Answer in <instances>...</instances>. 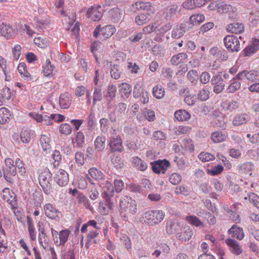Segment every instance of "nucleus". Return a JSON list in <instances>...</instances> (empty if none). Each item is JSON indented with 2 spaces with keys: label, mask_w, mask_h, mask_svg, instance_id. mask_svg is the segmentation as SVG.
Instances as JSON below:
<instances>
[{
  "label": "nucleus",
  "mask_w": 259,
  "mask_h": 259,
  "mask_svg": "<svg viewBox=\"0 0 259 259\" xmlns=\"http://www.w3.org/2000/svg\"><path fill=\"white\" fill-rule=\"evenodd\" d=\"M120 214L123 218L137 212V206L135 200L128 196H122L119 200Z\"/></svg>",
  "instance_id": "1"
},
{
  "label": "nucleus",
  "mask_w": 259,
  "mask_h": 259,
  "mask_svg": "<svg viewBox=\"0 0 259 259\" xmlns=\"http://www.w3.org/2000/svg\"><path fill=\"white\" fill-rule=\"evenodd\" d=\"M101 187H102L103 192L102 194V197L106 200L107 206L110 209H112L114 207V203L112 201V198L113 197L114 190L113 187L111 183L107 181L103 180L102 182L99 184Z\"/></svg>",
  "instance_id": "2"
},
{
  "label": "nucleus",
  "mask_w": 259,
  "mask_h": 259,
  "mask_svg": "<svg viewBox=\"0 0 259 259\" xmlns=\"http://www.w3.org/2000/svg\"><path fill=\"white\" fill-rule=\"evenodd\" d=\"M52 174L48 168H46L39 175L38 180L43 191L46 195L50 193L51 182L52 180Z\"/></svg>",
  "instance_id": "3"
},
{
  "label": "nucleus",
  "mask_w": 259,
  "mask_h": 259,
  "mask_svg": "<svg viewBox=\"0 0 259 259\" xmlns=\"http://www.w3.org/2000/svg\"><path fill=\"white\" fill-rule=\"evenodd\" d=\"M144 218L148 224L153 225L163 220L164 214L161 210H149L145 213Z\"/></svg>",
  "instance_id": "4"
},
{
  "label": "nucleus",
  "mask_w": 259,
  "mask_h": 259,
  "mask_svg": "<svg viewBox=\"0 0 259 259\" xmlns=\"http://www.w3.org/2000/svg\"><path fill=\"white\" fill-rule=\"evenodd\" d=\"M5 163L6 167L3 170L4 177L7 182L13 183V180L10 176H16L17 174L16 166L14 164L13 160L11 158L6 159Z\"/></svg>",
  "instance_id": "5"
},
{
  "label": "nucleus",
  "mask_w": 259,
  "mask_h": 259,
  "mask_svg": "<svg viewBox=\"0 0 259 259\" xmlns=\"http://www.w3.org/2000/svg\"><path fill=\"white\" fill-rule=\"evenodd\" d=\"M224 42L228 51L238 52L240 50V42L236 36H226L224 38Z\"/></svg>",
  "instance_id": "6"
},
{
  "label": "nucleus",
  "mask_w": 259,
  "mask_h": 259,
  "mask_svg": "<svg viewBox=\"0 0 259 259\" xmlns=\"http://www.w3.org/2000/svg\"><path fill=\"white\" fill-rule=\"evenodd\" d=\"M244 78L251 82L257 81L259 80V73L254 70H243L237 73L234 77V79L239 80H242Z\"/></svg>",
  "instance_id": "7"
},
{
  "label": "nucleus",
  "mask_w": 259,
  "mask_h": 259,
  "mask_svg": "<svg viewBox=\"0 0 259 259\" xmlns=\"http://www.w3.org/2000/svg\"><path fill=\"white\" fill-rule=\"evenodd\" d=\"M236 169L242 177L250 176L254 169V165L251 162H245L238 164Z\"/></svg>",
  "instance_id": "8"
},
{
  "label": "nucleus",
  "mask_w": 259,
  "mask_h": 259,
  "mask_svg": "<svg viewBox=\"0 0 259 259\" xmlns=\"http://www.w3.org/2000/svg\"><path fill=\"white\" fill-rule=\"evenodd\" d=\"M193 234V230L186 226L182 228L180 232H177L176 237L179 240L186 242L191 239Z\"/></svg>",
  "instance_id": "9"
},
{
  "label": "nucleus",
  "mask_w": 259,
  "mask_h": 259,
  "mask_svg": "<svg viewBox=\"0 0 259 259\" xmlns=\"http://www.w3.org/2000/svg\"><path fill=\"white\" fill-rule=\"evenodd\" d=\"M109 145L111 152L118 151L121 152L123 150L122 141L120 137H111Z\"/></svg>",
  "instance_id": "10"
},
{
  "label": "nucleus",
  "mask_w": 259,
  "mask_h": 259,
  "mask_svg": "<svg viewBox=\"0 0 259 259\" xmlns=\"http://www.w3.org/2000/svg\"><path fill=\"white\" fill-rule=\"evenodd\" d=\"M55 179L57 184L61 187L66 186L69 182L68 174L63 169L59 170L56 175Z\"/></svg>",
  "instance_id": "11"
},
{
  "label": "nucleus",
  "mask_w": 259,
  "mask_h": 259,
  "mask_svg": "<svg viewBox=\"0 0 259 259\" xmlns=\"http://www.w3.org/2000/svg\"><path fill=\"white\" fill-rule=\"evenodd\" d=\"M1 35L7 39L13 38L15 35V32L13 27L9 24L3 23L0 27Z\"/></svg>",
  "instance_id": "12"
},
{
  "label": "nucleus",
  "mask_w": 259,
  "mask_h": 259,
  "mask_svg": "<svg viewBox=\"0 0 259 259\" xmlns=\"http://www.w3.org/2000/svg\"><path fill=\"white\" fill-rule=\"evenodd\" d=\"M44 211L48 218L52 219H59V211L52 204H46L44 206Z\"/></svg>",
  "instance_id": "13"
},
{
  "label": "nucleus",
  "mask_w": 259,
  "mask_h": 259,
  "mask_svg": "<svg viewBox=\"0 0 259 259\" xmlns=\"http://www.w3.org/2000/svg\"><path fill=\"white\" fill-rule=\"evenodd\" d=\"M227 244L230 247L231 251L236 255L242 253V251L239 243L235 240L228 238L225 240Z\"/></svg>",
  "instance_id": "14"
},
{
  "label": "nucleus",
  "mask_w": 259,
  "mask_h": 259,
  "mask_svg": "<svg viewBox=\"0 0 259 259\" xmlns=\"http://www.w3.org/2000/svg\"><path fill=\"white\" fill-rule=\"evenodd\" d=\"M179 12V6L177 4L171 5L164 9L163 16L167 20H170Z\"/></svg>",
  "instance_id": "15"
},
{
  "label": "nucleus",
  "mask_w": 259,
  "mask_h": 259,
  "mask_svg": "<svg viewBox=\"0 0 259 259\" xmlns=\"http://www.w3.org/2000/svg\"><path fill=\"white\" fill-rule=\"evenodd\" d=\"M165 227L166 233L172 234L178 232L181 226L180 223L170 220L167 221Z\"/></svg>",
  "instance_id": "16"
},
{
  "label": "nucleus",
  "mask_w": 259,
  "mask_h": 259,
  "mask_svg": "<svg viewBox=\"0 0 259 259\" xmlns=\"http://www.w3.org/2000/svg\"><path fill=\"white\" fill-rule=\"evenodd\" d=\"M250 119L249 116L246 113L237 114L232 121V124L234 126H239L246 123Z\"/></svg>",
  "instance_id": "17"
},
{
  "label": "nucleus",
  "mask_w": 259,
  "mask_h": 259,
  "mask_svg": "<svg viewBox=\"0 0 259 259\" xmlns=\"http://www.w3.org/2000/svg\"><path fill=\"white\" fill-rule=\"evenodd\" d=\"M87 176L88 179L89 181H91V178L89 177V176H90L93 179L97 181H103L104 178V175L101 171L96 167H92L89 169L88 170V175Z\"/></svg>",
  "instance_id": "18"
},
{
  "label": "nucleus",
  "mask_w": 259,
  "mask_h": 259,
  "mask_svg": "<svg viewBox=\"0 0 259 259\" xmlns=\"http://www.w3.org/2000/svg\"><path fill=\"white\" fill-rule=\"evenodd\" d=\"M109 16L113 22L117 23L121 19L123 12L118 8H114L110 10Z\"/></svg>",
  "instance_id": "19"
},
{
  "label": "nucleus",
  "mask_w": 259,
  "mask_h": 259,
  "mask_svg": "<svg viewBox=\"0 0 259 259\" xmlns=\"http://www.w3.org/2000/svg\"><path fill=\"white\" fill-rule=\"evenodd\" d=\"M244 27L242 23L234 22L227 25V30L233 33H241L243 32Z\"/></svg>",
  "instance_id": "20"
},
{
  "label": "nucleus",
  "mask_w": 259,
  "mask_h": 259,
  "mask_svg": "<svg viewBox=\"0 0 259 259\" xmlns=\"http://www.w3.org/2000/svg\"><path fill=\"white\" fill-rule=\"evenodd\" d=\"M228 233L233 237H235L239 240L243 238L244 235L242 228L237 227L235 225H233L229 230Z\"/></svg>",
  "instance_id": "21"
},
{
  "label": "nucleus",
  "mask_w": 259,
  "mask_h": 259,
  "mask_svg": "<svg viewBox=\"0 0 259 259\" xmlns=\"http://www.w3.org/2000/svg\"><path fill=\"white\" fill-rule=\"evenodd\" d=\"M106 147V138L105 137L99 136H98L94 142L95 149L98 151L100 152L103 151Z\"/></svg>",
  "instance_id": "22"
},
{
  "label": "nucleus",
  "mask_w": 259,
  "mask_h": 259,
  "mask_svg": "<svg viewBox=\"0 0 259 259\" xmlns=\"http://www.w3.org/2000/svg\"><path fill=\"white\" fill-rule=\"evenodd\" d=\"M188 58V55L186 53H181L172 57L170 62L173 65H178L183 63Z\"/></svg>",
  "instance_id": "23"
},
{
  "label": "nucleus",
  "mask_w": 259,
  "mask_h": 259,
  "mask_svg": "<svg viewBox=\"0 0 259 259\" xmlns=\"http://www.w3.org/2000/svg\"><path fill=\"white\" fill-rule=\"evenodd\" d=\"M151 17L149 12L142 13L137 15L135 18V22L139 25H142L149 22Z\"/></svg>",
  "instance_id": "24"
},
{
  "label": "nucleus",
  "mask_w": 259,
  "mask_h": 259,
  "mask_svg": "<svg viewBox=\"0 0 259 259\" xmlns=\"http://www.w3.org/2000/svg\"><path fill=\"white\" fill-rule=\"evenodd\" d=\"M10 111L5 107L0 108V123L4 124L8 122L11 118Z\"/></svg>",
  "instance_id": "25"
},
{
  "label": "nucleus",
  "mask_w": 259,
  "mask_h": 259,
  "mask_svg": "<svg viewBox=\"0 0 259 259\" xmlns=\"http://www.w3.org/2000/svg\"><path fill=\"white\" fill-rule=\"evenodd\" d=\"M185 31V24H181L180 25H176L171 32V37L173 38H179L181 37L184 34Z\"/></svg>",
  "instance_id": "26"
},
{
  "label": "nucleus",
  "mask_w": 259,
  "mask_h": 259,
  "mask_svg": "<svg viewBox=\"0 0 259 259\" xmlns=\"http://www.w3.org/2000/svg\"><path fill=\"white\" fill-rule=\"evenodd\" d=\"M116 31L115 28L111 25H108L103 27L101 29V33L105 38L111 37Z\"/></svg>",
  "instance_id": "27"
},
{
  "label": "nucleus",
  "mask_w": 259,
  "mask_h": 259,
  "mask_svg": "<svg viewBox=\"0 0 259 259\" xmlns=\"http://www.w3.org/2000/svg\"><path fill=\"white\" fill-rule=\"evenodd\" d=\"M39 141L43 151L46 153H49L51 150V146L48 137L46 135H41Z\"/></svg>",
  "instance_id": "28"
},
{
  "label": "nucleus",
  "mask_w": 259,
  "mask_h": 259,
  "mask_svg": "<svg viewBox=\"0 0 259 259\" xmlns=\"http://www.w3.org/2000/svg\"><path fill=\"white\" fill-rule=\"evenodd\" d=\"M116 93V87L115 85L111 84L108 87L107 93L106 95V98L108 104L111 103L113 99L115 97Z\"/></svg>",
  "instance_id": "29"
},
{
  "label": "nucleus",
  "mask_w": 259,
  "mask_h": 259,
  "mask_svg": "<svg viewBox=\"0 0 259 259\" xmlns=\"http://www.w3.org/2000/svg\"><path fill=\"white\" fill-rule=\"evenodd\" d=\"M175 118L179 121H186L190 118V113L185 110H180L175 113Z\"/></svg>",
  "instance_id": "30"
},
{
  "label": "nucleus",
  "mask_w": 259,
  "mask_h": 259,
  "mask_svg": "<svg viewBox=\"0 0 259 259\" xmlns=\"http://www.w3.org/2000/svg\"><path fill=\"white\" fill-rule=\"evenodd\" d=\"M226 134L221 132H215L211 134V139L214 143H221L226 140Z\"/></svg>",
  "instance_id": "31"
},
{
  "label": "nucleus",
  "mask_w": 259,
  "mask_h": 259,
  "mask_svg": "<svg viewBox=\"0 0 259 259\" xmlns=\"http://www.w3.org/2000/svg\"><path fill=\"white\" fill-rule=\"evenodd\" d=\"M133 7L138 10L150 11L151 4L149 2H138L133 5Z\"/></svg>",
  "instance_id": "32"
},
{
  "label": "nucleus",
  "mask_w": 259,
  "mask_h": 259,
  "mask_svg": "<svg viewBox=\"0 0 259 259\" xmlns=\"http://www.w3.org/2000/svg\"><path fill=\"white\" fill-rule=\"evenodd\" d=\"M69 234L70 231L67 230H63L60 231L58 238L59 243L56 244L57 245H60L61 244L64 245L68 240Z\"/></svg>",
  "instance_id": "33"
},
{
  "label": "nucleus",
  "mask_w": 259,
  "mask_h": 259,
  "mask_svg": "<svg viewBox=\"0 0 259 259\" xmlns=\"http://www.w3.org/2000/svg\"><path fill=\"white\" fill-rule=\"evenodd\" d=\"M27 223L28 225V231L30 238L31 240L34 241L36 239V232L34 227L32 224V220L29 217H27Z\"/></svg>",
  "instance_id": "34"
},
{
  "label": "nucleus",
  "mask_w": 259,
  "mask_h": 259,
  "mask_svg": "<svg viewBox=\"0 0 259 259\" xmlns=\"http://www.w3.org/2000/svg\"><path fill=\"white\" fill-rule=\"evenodd\" d=\"M85 137L82 132H77L75 134V142L76 145L75 146L78 148H82L84 143Z\"/></svg>",
  "instance_id": "35"
},
{
  "label": "nucleus",
  "mask_w": 259,
  "mask_h": 259,
  "mask_svg": "<svg viewBox=\"0 0 259 259\" xmlns=\"http://www.w3.org/2000/svg\"><path fill=\"white\" fill-rule=\"evenodd\" d=\"M205 19L204 16L201 14L192 15L189 18L190 24L194 25L199 24Z\"/></svg>",
  "instance_id": "36"
},
{
  "label": "nucleus",
  "mask_w": 259,
  "mask_h": 259,
  "mask_svg": "<svg viewBox=\"0 0 259 259\" xmlns=\"http://www.w3.org/2000/svg\"><path fill=\"white\" fill-rule=\"evenodd\" d=\"M186 220L191 225L195 227H204V224L196 216L191 215L186 217Z\"/></svg>",
  "instance_id": "37"
},
{
  "label": "nucleus",
  "mask_w": 259,
  "mask_h": 259,
  "mask_svg": "<svg viewBox=\"0 0 259 259\" xmlns=\"http://www.w3.org/2000/svg\"><path fill=\"white\" fill-rule=\"evenodd\" d=\"M59 104L62 108L67 109L70 105L71 100L68 96L61 95L60 96Z\"/></svg>",
  "instance_id": "38"
},
{
  "label": "nucleus",
  "mask_w": 259,
  "mask_h": 259,
  "mask_svg": "<svg viewBox=\"0 0 259 259\" xmlns=\"http://www.w3.org/2000/svg\"><path fill=\"white\" fill-rule=\"evenodd\" d=\"M153 95L157 99H162L165 94L164 89L161 86H155L153 88Z\"/></svg>",
  "instance_id": "39"
},
{
  "label": "nucleus",
  "mask_w": 259,
  "mask_h": 259,
  "mask_svg": "<svg viewBox=\"0 0 259 259\" xmlns=\"http://www.w3.org/2000/svg\"><path fill=\"white\" fill-rule=\"evenodd\" d=\"M133 161L135 166L137 167L140 170L144 171L147 169V164L139 157H136L133 158Z\"/></svg>",
  "instance_id": "40"
},
{
  "label": "nucleus",
  "mask_w": 259,
  "mask_h": 259,
  "mask_svg": "<svg viewBox=\"0 0 259 259\" xmlns=\"http://www.w3.org/2000/svg\"><path fill=\"white\" fill-rule=\"evenodd\" d=\"M236 80L237 79H234V78L232 79V80L233 81V82H232L227 89V92L228 93H233L240 88L241 83Z\"/></svg>",
  "instance_id": "41"
},
{
  "label": "nucleus",
  "mask_w": 259,
  "mask_h": 259,
  "mask_svg": "<svg viewBox=\"0 0 259 259\" xmlns=\"http://www.w3.org/2000/svg\"><path fill=\"white\" fill-rule=\"evenodd\" d=\"M182 147L188 150L190 152L194 150V144L192 141L190 139H184L181 143Z\"/></svg>",
  "instance_id": "42"
},
{
  "label": "nucleus",
  "mask_w": 259,
  "mask_h": 259,
  "mask_svg": "<svg viewBox=\"0 0 259 259\" xmlns=\"http://www.w3.org/2000/svg\"><path fill=\"white\" fill-rule=\"evenodd\" d=\"M120 87L121 88V93L122 96L127 98L132 92L131 85L126 83H122Z\"/></svg>",
  "instance_id": "43"
},
{
  "label": "nucleus",
  "mask_w": 259,
  "mask_h": 259,
  "mask_svg": "<svg viewBox=\"0 0 259 259\" xmlns=\"http://www.w3.org/2000/svg\"><path fill=\"white\" fill-rule=\"evenodd\" d=\"M198 72L195 70H191L188 72L187 77L190 81L193 84H196L198 79Z\"/></svg>",
  "instance_id": "44"
},
{
  "label": "nucleus",
  "mask_w": 259,
  "mask_h": 259,
  "mask_svg": "<svg viewBox=\"0 0 259 259\" xmlns=\"http://www.w3.org/2000/svg\"><path fill=\"white\" fill-rule=\"evenodd\" d=\"M111 162L116 169H120L123 166V161L119 156H113L111 158Z\"/></svg>",
  "instance_id": "45"
},
{
  "label": "nucleus",
  "mask_w": 259,
  "mask_h": 259,
  "mask_svg": "<svg viewBox=\"0 0 259 259\" xmlns=\"http://www.w3.org/2000/svg\"><path fill=\"white\" fill-rule=\"evenodd\" d=\"M59 131L62 134L68 135L71 133L72 127L68 123H62L60 126Z\"/></svg>",
  "instance_id": "46"
},
{
  "label": "nucleus",
  "mask_w": 259,
  "mask_h": 259,
  "mask_svg": "<svg viewBox=\"0 0 259 259\" xmlns=\"http://www.w3.org/2000/svg\"><path fill=\"white\" fill-rule=\"evenodd\" d=\"M198 158L202 162H206L214 160L215 157L209 153L201 152L199 154Z\"/></svg>",
  "instance_id": "47"
},
{
  "label": "nucleus",
  "mask_w": 259,
  "mask_h": 259,
  "mask_svg": "<svg viewBox=\"0 0 259 259\" xmlns=\"http://www.w3.org/2000/svg\"><path fill=\"white\" fill-rule=\"evenodd\" d=\"M102 99V95L101 93V89L100 87H97L95 88L93 95V102L95 105L97 101H101Z\"/></svg>",
  "instance_id": "48"
},
{
  "label": "nucleus",
  "mask_w": 259,
  "mask_h": 259,
  "mask_svg": "<svg viewBox=\"0 0 259 259\" xmlns=\"http://www.w3.org/2000/svg\"><path fill=\"white\" fill-rule=\"evenodd\" d=\"M155 162L156 163L159 164L162 174H164L166 168L170 166V162L166 159L158 160Z\"/></svg>",
  "instance_id": "49"
},
{
  "label": "nucleus",
  "mask_w": 259,
  "mask_h": 259,
  "mask_svg": "<svg viewBox=\"0 0 259 259\" xmlns=\"http://www.w3.org/2000/svg\"><path fill=\"white\" fill-rule=\"evenodd\" d=\"M20 137L21 141L25 144L28 143L30 141V132L27 130L22 131L20 134Z\"/></svg>",
  "instance_id": "50"
},
{
  "label": "nucleus",
  "mask_w": 259,
  "mask_h": 259,
  "mask_svg": "<svg viewBox=\"0 0 259 259\" xmlns=\"http://www.w3.org/2000/svg\"><path fill=\"white\" fill-rule=\"evenodd\" d=\"M223 169V166L218 164L213 167L211 169H207V173L211 176H215L221 173Z\"/></svg>",
  "instance_id": "51"
},
{
  "label": "nucleus",
  "mask_w": 259,
  "mask_h": 259,
  "mask_svg": "<svg viewBox=\"0 0 259 259\" xmlns=\"http://www.w3.org/2000/svg\"><path fill=\"white\" fill-rule=\"evenodd\" d=\"M209 91L203 89L199 92L198 94V99H200L202 101H204L209 98Z\"/></svg>",
  "instance_id": "52"
},
{
  "label": "nucleus",
  "mask_w": 259,
  "mask_h": 259,
  "mask_svg": "<svg viewBox=\"0 0 259 259\" xmlns=\"http://www.w3.org/2000/svg\"><path fill=\"white\" fill-rule=\"evenodd\" d=\"M127 108V105L124 103H119L118 104L117 106L115 109H117V116H123L125 115V111Z\"/></svg>",
  "instance_id": "53"
},
{
  "label": "nucleus",
  "mask_w": 259,
  "mask_h": 259,
  "mask_svg": "<svg viewBox=\"0 0 259 259\" xmlns=\"http://www.w3.org/2000/svg\"><path fill=\"white\" fill-rule=\"evenodd\" d=\"M121 72L117 66L113 65L111 67L110 73L112 78L115 79L119 78Z\"/></svg>",
  "instance_id": "54"
},
{
  "label": "nucleus",
  "mask_w": 259,
  "mask_h": 259,
  "mask_svg": "<svg viewBox=\"0 0 259 259\" xmlns=\"http://www.w3.org/2000/svg\"><path fill=\"white\" fill-rule=\"evenodd\" d=\"M222 73L223 72H219L217 74L213 76L210 80L211 83L212 84H217L224 82Z\"/></svg>",
  "instance_id": "55"
},
{
  "label": "nucleus",
  "mask_w": 259,
  "mask_h": 259,
  "mask_svg": "<svg viewBox=\"0 0 259 259\" xmlns=\"http://www.w3.org/2000/svg\"><path fill=\"white\" fill-rule=\"evenodd\" d=\"M169 180L172 184L176 185L181 182L182 178L180 174L174 173L170 176Z\"/></svg>",
  "instance_id": "56"
},
{
  "label": "nucleus",
  "mask_w": 259,
  "mask_h": 259,
  "mask_svg": "<svg viewBox=\"0 0 259 259\" xmlns=\"http://www.w3.org/2000/svg\"><path fill=\"white\" fill-rule=\"evenodd\" d=\"M143 93V89L140 83H136L133 91V96L135 98L141 97Z\"/></svg>",
  "instance_id": "57"
},
{
  "label": "nucleus",
  "mask_w": 259,
  "mask_h": 259,
  "mask_svg": "<svg viewBox=\"0 0 259 259\" xmlns=\"http://www.w3.org/2000/svg\"><path fill=\"white\" fill-rule=\"evenodd\" d=\"M172 27V23L170 22H168L156 30V33H157V34H164L167 31L170 30Z\"/></svg>",
  "instance_id": "58"
},
{
  "label": "nucleus",
  "mask_w": 259,
  "mask_h": 259,
  "mask_svg": "<svg viewBox=\"0 0 259 259\" xmlns=\"http://www.w3.org/2000/svg\"><path fill=\"white\" fill-rule=\"evenodd\" d=\"M15 166H16V169L17 168L18 169L19 173H20L21 175H23L25 174L26 170L24 167V164L19 158L16 160Z\"/></svg>",
  "instance_id": "59"
},
{
  "label": "nucleus",
  "mask_w": 259,
  "mask_h": 259,
  "mask_svg": "<svg viewBox=\"0 0 259 259\" xmlns=\"http://www.w3.org/2000/svg\"><path fill=\"white\" fill-rule=\"evenodd\" d=\"M75 160L79 166L83 165L84 163L83 154L81 152H76L75 155Z\"/></svg>",
  "instance_id": "60"
},
{
  "label": "nucleus",
  "mask_w": 259,
  "mask_h": 259,
  "mask_svg": "<svg viewBox=\"0 0 259 259\" xmlns=\"http://www.w3.org/2000/svg\"><path fill=\"white\" fill-rule=\"evenodd\" d=\"M53 69V67L50 61L49 60H47L46 65L43 70L45 75L48 76L52 74Z\"/></svg>",
  "instance_id": "61"
},
{
  "label": "nucleus",
  "mask_w": 259,
  "mask_h": 259,
  "mask_svg": "<svg viewBox=\"0 0 259 259\" xmlns=\"http://www.w3.org/2000/svg\"><path fill=\"white\" fill-rule=\"evenodd\" d=\"M248 197L250 202L254 206L259 208V197L254 193H251L248 195Z\"/></svg>",
  "instance_id": "62"
},
{
  "label": "nucleus",
  "mask_w": 259,
  "mask_h": 259,
  "mask_svg": "<svg viewBox=\"0 0 259 259\" xmlns=\"http://www.w3.org/2000/svg\"><path fill=\"white\" fill-rule=\"evenodd\" d=\"M117 116V111H116L115 109L114 111L110 112L108 114V117L110 120V121L112 123H114L118 120H120V119H122V116Z\"/></svg>",
  "instance_id": "63"
},
{
  "label": "nucleus",
  "mask_w": 259,
  "mask_h": 259,
  "mask_svg": "<svg viewBox=\"0 0 259 259\" xmlns=\"http://www.w3.org/2000/svg\"><path fill=\"white\" fill-rule=\"evenodd\" d=\"M210 75L207 72H202L200 76V81L203 84H206L209 81Z\"/></svg>",
  "instance_id": "64"
}]
</instances>
